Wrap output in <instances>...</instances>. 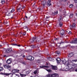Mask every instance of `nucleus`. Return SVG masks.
<instances>
[{"label":"nucleus","mask_w":77,"mask_h":77,"mask_svg":"<svg viewBox=\"0 0 77 77\" xmlns=\"http://www.w3.org/2000/svg\"><path fill=\"white\" fill-rule=\"evenodd\" d=\"M67 62L68 64L66 66V71H68L69 69H72V68H74L77 66V65L76 64H70L72 62L71 60H69L67 61Z\"/></svg>","instance_id":"1"},{"label":"nucleus","mask_w":77,"mask_h":77,"mask_svg":"<svg viewBox=\"0 0 77 77\" xmlns=\"http://www.w3.org/2000/svg\"><path fill=\"white\" fill-rule=\"evenodd\" d=\"M42 6H43V8L42 7H40V10H42V9L43 8H45V5L46 4V1H44L43 2H42Z\"/></svg>","instance_id":"2"},{"label":"nucleus","mask_w":77,"mask_h":77,"mask_svg":"<svg viewBox=\"0 0 77 77\" xmlns=\"http://www.w3.org/2000/svg\"><path fill=\"white\" fill-rule=\"evenodd\" d=\"M30 41L31 43L33 42H37V38L36 37H33L32 39L30 40Z\"/></svg>","instance_id":"3"},{"label":"nucleus","mask_w":77,"mask_h":77,"mask_svg":"<svg viewBox=\"0 0 77 77\" xmlns=\"http://www.w3.org/2000/svg\"><path fill=\"white\" fill-rule=\"evenodd\" d=\"M4 67L5 69H11V66L8 65H5L4 66Z\"/></svg>","instance_id":"4"},{"label":"nucleus","mask_w":77,"mask_h":77,"mask_svg":"<svg viewBox=\"0 0 77 77\" xmlns=\"http://www.w3.org/2000/svg\"><path fill=\"white\" fill-rule=\"evenodd\" d=\"M61 62L63 64H64L66 66H67V65H68V62H67V61H66L65 59H64V60H62Z\"/></svg>","instance_id":"5"},{"label":"nucleus","mask_w":77,"mask_h":77,"mask_svg":"<svg viewBox=\"0 0 77 77\" xmlns=\"http://www.w3.org/2000/svg\"><path fill=\"white\" fill-rule=\"evenodd\" d=\"M28 59L29 60H33L34 59V58L31 56H29L28 57Z\"/></svg>","instance_id":"6"},{"label":"nucleus","mask_w":77,"mask_h":77,"mask_svg":"<svg viewBox=\"0 0 77 77\" xmlns=\"http://www.w3.org/2000/svg\"><path fill=\"white\" fill-rule=\"evenodd\" d=\"M51 2V0H49L48 1V2L47 3V5L48 7L50 6H51V4L50 3Z\"/></svg>","instance_id":"7"},{"label":"nucleus","mask_w":77,"mask_h":77,"mask_svg":"<svg viewBox=\"0 0 77 77\" xmlns=\"http://www.w3.org/2000/svg\"><path fill=\"white\" fill-rule=\"evenodd\" d=\"M7 64H8L9 65V64H11V59H9L6 62Z\"/></svg>","instance_id":"8"},{"label":"nucleus","mask_w":77,"mask_h":77,"mask_svg":"<svg viewBox=\"0 0 77 77\" xmlns=\"http://www.w3.org/2000/svg\"><path fill=\"white\" fill-rule=\"evenodd\" d=\"M60 33L61 36H63L65 33V31H64V30L62 29L60 31Z\"/></svg>","instance_id":"9"},{"label":"nucleus","mask_w":77,"mask_h":77,"mask_svg":"<svg viewBox=\"0 0 77 77\" xmlns=\"http://www.w3.org/2000/svg\"><path fill=\"white\" fill-rule=\"evenodd\" d=\"M12 51V49L11 48H9L7 49L6 51L5 52L7 53H10Z\"/></svg>","instance_id":"10"},{"label":"nucleus","mask_w":77,"mask_h":77,"mask_svg":"<svg viewBox=\"0 0 77 77\" xmlns=\"http://www.w3.org/2000/svg\"><path fill=\"white\" fill-rule=\"evenodd\" d=\"M20 71V70L18 69H14L12 70V72L14 73L15 72H19Z\"/></svg>","instance_id":"11"},{"label":"nucleus","mask_w":77,"mask_h":77,"mask_svg":"<svg viewBox=\"0 0 77 77\" xmlns=\"http://www.w3.org/2000/svg\"><path fill=\"white\" fill-rule=\"evenodd\" d=\"M71 44H77V39H75V40L71 42H70Z\"/></svg>","instance_id":"12"},{"label":"nucleus","mask_w":77,"mask_h":77,"mask_svg":"<svg viewBox=\"0 0 77 77\" xmlns=\"http://www.w3.org/2000/svg\"><path fill=\"white\" fill-rule=\"evenodd\" d=\"M12 77H19V75L17 74L13 73L12 74Z\"/></svg>","instance_id":"13"},{"label":"nucleus","mask_w":77,"mask_h":77,"mask_svg":"<svg viewBox=\"0 0 77 77\" xmlns=\"http://www.w3.org/2000/svg\"><path fill=\"white\" fill-rule=\"evenodd\" d=\"M56 60L58 63H59L61 62V60H60V59L59 57H58L56 59Z\"/></svg>","instance_id":"14"},{"label":"nucleus","mask_w":77,"mask_h":77,"mask_svg":"<svg viewBox=\"0 0 77 77\" xmlns=\"http://www.w3.org/2000/svg\"><path fill=\"white\" fill-rule=\"evenodd\" d=\"M75 27V23H73L72 25H71L70 26V27L71 29H72V28H74Z\"/></svg>","instance_id":"15"},{"label":"nucleus","mask_w":77,"mask_h":77,"mask_svg":"<svg viewBox=\"0 0 77 77\" xmlns=\"http://www.w3.org/2000/svg\"><path fill=\"white\" fill-rule=\"evenodd\" d=\"M40 68H43V69H45V68H48V66H40Z\"/></svg>","instance_id":"16"},{"label":"nucleus","mask_w":77,"mask_h":77,"mask_svg":"<svg viewBox=\"0 0 77 77\" xmlns=\"http://www.w3.org/2000/svg\"><path fill=\"white\" fill-rule=\"evenodd\" d=\"M73 53H70L68 55V57H72V56H73Z\"/></svg>","instance_id":"17"},{"label":"nucleus","mask_w":77,"mask_h":77,"mask_svg":"<svg viewBox=\"0 0 77 77\" xmlns=\"http://www.w3.org/2000/svg\"><path fill=\"white\" fill-rule=\"evenodd\" d=\"M52 68L53 69H54V70H57V67L56 66H52Z\"/></svg>","instance_id":"18"},{"label":"nucleus","mask_w":77,"mask_h":77,"mask_svg":"<svg viewBox=\"0 0 77 77\" xmlns=\"http://www.w3.org/2000/svg\"><path fill=\"white\" fill-rule=\"evenodd\" d=\"M11 11H10V12L11 13H12V12L15 11V9H14V8H12L11 10V9H10V10H9V11H11Z\"/></svg>","instance_id":"19"},{"label":"nucleus","mask_w":77,"mask_h":77,"mask_svg":"<svg viewBox=\"0 0 77 77\" xmlns=\"http://www.w3.org/2000/svg\"><path fill=\"white\" fill-rule=\"evenodd\" d=\"M48 60L50 61H54V60L53 58H49L48 59Z\"/></svg>","instance_id":"20"},{"label":"nucleus","mask_w":77,"mask_h":77,"mask_svg":"<svg viewBox=\"0 0 77 77\" xmlns=\"http://www.w3.org/2000/svg\"><path fill=\"white\" fill-rule=\"evenodd\" d=\"M20 75L22 77H25L26 76V75H24L21 73L20 74Z\"/></svg>","instance_id":"21"},{"label":"nucleus","mask_w":77,"mask_h":77,"mask_svg":"<svg viewBox=\"0 0 77 77\" xmlns=\"http://www.w3.org/2000/svg\"><path fill=\"white\" fill-rule=\"evenodd\" d=\"M1 2L2 4H5V0H2Z\"/></svg>","instance_id":"22"},{"label":"nucleus","mask_w":77,"mask_h":77,"mask_svg":"<svg viewBox=\"0 0 77 77\" xmlns=\"http://www.w3.org/2000/svg\"><path fill=\"white\" fill-rule=\"evenodd\" d=\"M60 26L61 27L62 26H63V24L62 23V22H60L59 23V24Z\"/></svg>","instance_id":"23"},{"label":"nucleus","mask_w":77,"mask_h":77,"mask_svg":"<svg viewBox=\"0 0 77 77\" xmlns=\"http://www.w3.org/2000/svg\"><path fill=\"white\" fill-rule=\"evenodd\" d=\"M55 75V73H54L52 74H51V77H56V75Z\"/></svg>","instance_id":"24"},{"label":"nucleus","mask_w":77,"mask_h":77,"mask_svg":"<svg viewBox=\"0 0 77 77\" xmlns=\"http://www.w3.org/2000/svg\"><path fill=\"white\" fill-rule=\"evenodd\" d=\"M46 77H51V75L48 74H47L46 76Z\"/></svg>","instance_id":"25"},{"label":"nucleus","mask_w":77,"mask_h":77,"mask_svg":"<svg viewBox=\"0 0 77 77\" xmlns=\"http://www.w3.org/2000/svg\"><path fill=\"white\" fill-rule=\"evenodd\" d=\"M50 18V17H48V16H46V21H49V19L48 18Z\"/></svg>","instance_id":"26"},{"label":"nucleus","mask_w":77,"mask_h":77,"mask_svg":"<svg viewBox=\"0 0 77 77\" xmlns=\"http://www.w3.org/2000/svg\"><path fill=\"white\" fill-rule=\"evenodd\" d=\"M25 73L26 74H29L30 73V71H27L25 72Z\"/></svg>","instance_id":"27"},{"label":"nucleus","mask_w":77,"mask_h":77,"mask_svg":"<svg viewBox=\"0 0 77 77\" xmlns=\"http://www.w3.org/2000/svg\"><path fill=\"white\" fill-rule=\"evenodd\" d=\"M31 48H35V46L34 45H31L30 46Z\"/></svg>","instance_id":"28"},{"label":"nucleus","mask_w":77,"mask_h":77,"mask_svg":"<svg viewBox=\"0 0 77 77\" xmlns=\"http://www.w3.org/2000/svg\"><path fill=\"white\" fill-rule=\"evenodd\" d=\"M72 7H73V5L72 4H71L69 6V8H72Z\"/></svg>","instance_id":"29"},{"label":"nucleus","mask_w":77,"mask_h":77,"mask_svg":"<svg viewBox=\"0 0 77 77\" xmlns=\"http://www.w3.org/2000/svg\"><path fill=\"white\" fill-rule=\"evenodd\" d=\"M47 71H48L49 72H51V70L50 69H46Z\"/></svg>","instance_id":"30"},{"label":"nucleus","mask_w":77,"mask_h":77,"mask_svg":"<svg viewBox=\"0 0 77 77\" xmlns=\"http://www.w3.org/2000/svg\"><path fill=\"white\" fill-rule=\"evenodd\" d=\"M10 74H11V73H5L4 75H9Z\"/></svg>","instance_id":"31"},{"label":"nucleus","mask_w":77,"mask_h":77,"mask_svg":"<svg viewBox=\"0 0 77 77\" xmlns=\"http://www.w3.org/2000/svg\"><path fill=\"white\" fill-rule=\"evenodd\" d=\"M2 70H3V68L0 67V71H2Z\"/></svg>","instance_id":"32"},{"label":"nucleus","mask_w":77,"mask_h":77,"mask_svg":"<svg viewBox=\"0 0 77 77\" xmlns=\"http://www.w3.org/2000/svg\"><path fill=\"white\" fill-rule=\"evenodd\" d=\"M72 17H73V14H71L70 16V18H72Z\"/></svg>","instance_id":"33"},{"label":"nucleus","mask_w":77,"mask_h":77,"mask_svg":"<svg viewBox=\"0 0 77 77\" xmlns=\"http://www.w3.org/2000/svg\"><path fill=\"white\" fill-rule=\"evenodd\" d=\"M77 60H73L72 61V62H77Z\"/></svg>","instance_id":"34"},{"label":"nucleus","mask_w":77,"mask_h":77,"mask_svg":"<svg viewBox=\"0 0 77 77\" xmlns=\"http://www.w3.org/2000/svg\"><path fill=\"white\" fill-rule=\"evenodd\" d=\"M54 15H56V14H58V11H57L56 12H54Z\"/></svg>","instance_id":"35"},{"label":"nucleus","mask_w":77,"mask_h":77,"mask_svg":"<svg viewBox=\"0 0 77 77\" xmlns=\"http://www.w3.org/2000/svg\"><path fill=\"white\" fill-rule=\"evenodd\" d=\"M59 44L60 45H61V44H64V42H61Z\"/></svg>","instance_id":"36"},{"label":"nucleus","mask_w":77,"mask_h":77,"mask_svg":"<svg viewBox=\"0 0 77 77\" xmlns=\"http://www.w3.org/2000/svg\"><path fill=\"white\" fill-rule=\"evenodd\" d=\"M55 77H59V75L57 73H55Z\"/></svg>","instance_id":"37"},{"label":"nucleus","mask_w":77,"mask_h":77,"mask_svg":"<svg viewBox=\"0 0 77 77\" xmlns=\"http://www.w3.org/2000/svg\"><path fill=\"white\" fill-rule=\"evenodd\" d=\"M26 32H23V33L22 34L23 35H24V36H25L26 35Z\"/></svg>","instance_id":"38"},{"label":"nucleus","mask_w":77,"mask_h":77,"mask_svg":"<svg viewBox=\"0 0 77 77\" xmlns=\"http://www.w3.org/2000/svg\"><path fill=\"white\" fill-rule=\"evenodd\" d=\"M57 54H59L60 53V52L59 51H57Z\"/></svg>","instance_id":"39"},{"label":"nucleus","mask_w":77,"mask_h":77,"mask_svg":"<svg viewBox=\"0 0 77 77\" xmlns=\"http://www.w3.org/2000/svg\"><path fill=\"white\" fill-rule=\"evenodd\" d=\"M34 74H36L37 73V71L36 70L34 71Z\"/></svg>","instance_id":"40"},{"label":"nucleus","mask_w":77,"mask_h":77,"mask_svg":"<svg viewBox=\"0 0 77 77\" xmlns=\"http://www.w3.org/2000/svg\"><path fill=\"white\" fill-rule=\"evenodd\" d=\"M24 29H28V27L27 26H24L23 27Z\"/></svg>","instance_id":"41"},{"label":"nucleus","mask_w":77,"mask_h":77,"mask_svg":"<svg viewBox=\"0 0 77 77\" xmlns=\"http://www.w3.org/2000/svg\"><path fill=\"white\" fill-rule=\"evenodd\" d=\"M72 32L71 31H69V32L68 33V34H69V35H71V34Z\"/></svg>","instance_id":"42"},{"label":"nucleus","mask_w":77,"mask_h":77,"mask_svg":"<svg viewBox=\"0 0 77 77\" xmlns=\"http://www.w3.org/2000/svg\"><path fill=\"white\" fill-rule=\"evenodd\" d=\"M6 14H7V15H8V16H9V15H9V14H10V13H9L8 14V11L7 13H6Z\"/></svg>","instance_id":"43"},{"label":"nucleus","mask_w":77,"mask_h":77,"mask_svg":"<svg viewBox=\"0 0 77 77\" xmlns=\"http://www.w3.org/2000/svg\"><path fill=\"white\" fill-rule=\"evenodd\" d=\"M4 23H5V24H7L8 23V22L7 21H6V22H4Z\"/></svg>","instance_id":"44"},{"label":"nucleus","mask_w":77,"mask_h":77,"mask_svg":"<svg viewBox=\"0 0 77 77\" xmlns=\"http://www.w3.org/2000/svg\"><path fill=\"white\" fill-rule=\"evenodd\" d=\"M21 9V8H19L17 9V11H19V10H20Z\"/></svg>","instance_id":"45"},{"label":"nucleus","mask_w":77,"mask_h":77,"mask_svg":"<svg viewBox=\"0 0 77 77\" xmlns=\"http://www.w3.org/2000/svg\"><path fill=\"white\" fill-rule=\"evenodd\" d=\"M13 45H14V46H17V45L16 44H13Z\"/></svg>","instance_id":"46"},{"label":"nucleus","mask_w":77,"mask_h":77,"mask_svg":"<svg viewBox=\"0 0 77 77\" xmlns=\"http://www.w3.org/2000/svg\"><path fill=\"white\" fill-rule=\"evenodd\" d=\"M59 38H55V40H58Z\"/></svg>","instance_id":"47"},{"label":"nucleus","mask_w":77,"mask_h":77,"mask_svg":"<svg viewBox=\"0 0 77 77\" xmlns=\"http://www.w3.org/2000/svg\"><path fill=\"white\" fill-rule=\"evenodd\" d=\"M22 64H23V65H26V64H25V63H24V62H22Z\"/></svg>","instance_id":"48"},{"label":"nucleus","mask_w":77,"mask_h":77,"mask_svg":"<svg viewBox=\"0 0 77 77\" xmlns=\"http://www.w3.org/2000/svg\"><path fill=\"white\" fill-rule=\"evenodd\" d=\"M74 1H75V3H77V0H74Z\"/></svg>","instance_id":"49"},{"label":"nucleus","mask_w":77,"mask_h":77,"mask_svg":"<svg viewBox=\"0 0 77 77\" xmlns=\"http://www.w3.org/2000/svg\"><path fill=\"white\" fill-rule=\"evenodd\" d=\"M61 18H62V17L60 16V20H61Z\"/></svg>","instance_id":"50"},{"label":"nucleus","mask_w":77,"mask_h":77,"mask_svg":"<svg viewBox=\"0 0 77 77\" xmlns=\"http://www.w3.org/2000/svg\"><path fill=\"white\" fill-rule=\"evenodd\" d=\"M25 8V7H23L22 8V9H24Z\"/></svg>","instance_id":"51"},{"label":"nucleus","mask_w":77,"mask_h":77,"mask_svg":"<svg viewBox=\"0 0 77 77\" xmlns=\"http://www.w3.org/2000/svg\"><path fill=\"white\" fill-rule=\"evenodd\" d=\"M25 18H26L27 19V16H26Z\"/></svg>","instance_id":"52"},{"label":"nucleus","mask_w":77,"mask_h":77,"mask_svg":"<svg viewBox=\"0 0 77 77\" xmlns=\"http://www.w3.org/2000/svg\"><path fill=\"white\" fill-rule=\"evenodd\" d=\"M76 12H77V10L76 11ZM75 14H76V15H77V13H76Z\"/></svg>","instance_id":"53"},{"label":"nucleus","mask_w":77,"mask_h":77,"mask_svg":"<svg viewBox=\"0 0 77 77\" xmlns=\"http://www.w3.org/2000/svg\"><path fill=\"white\" fill-rule=\"evenodd\" d=\"M34 77H38V76H34Z\"/></svg>","instance_id":"54"},{"label":"nucleus","mask_w":77,"mask_h":77,"mask_svg":"<svg viewBox=\"0 0 77 77\" xmlns=\"http://www.w3.org/2000/svg\"><path fill=\"white\" fill-rule=\"evenodd\" d=\"M2 47V45H0V47Z\"/></svg>","instance_id":"55"},{"label":"nucleus","mask_w":77,"mask_h":77,"mask_svg":"<svg viewBox=\"0 0 77 77\" xmlns=\"http://www.w3.org/2000/svg\"><path fill=\"white\" fill-rule=\"evenodd\" d=\"M3 29H1V32H2V31H3V30H2Z\"/></svg>","instance_id":"56"},{"label":"nucleus","mask_w":77,"mask_h":77,"mask_svg":"<svg viewBox=\"0 0 77 77\" xmlns=\"http://www.w3.org/2000/svg\"><path fill=\"white\" fill-rule=\"evenodd\" d=\"M67 0H64V2H66V1H67Z\"/></svg>","instance_id":"57"},{"label":"nucleus","mask_w":77,"mask_h":77,"mask_svg":"<svg viewBox=\"0 0 77 77\" xmlns=\"http://www.w3.org/2000/svg\"><path fill=\"white\" fill-rule=\"evenodd\" d=\"M17 46H18V47H20V45H17Z\"/></svg>","instance_id":"58"},{"label":"nucleus","mask_w":77,"mask_h":77,"mask_svg":"<svg viewBox=\"0 0 77 77\" xmlns=\"http://www.w3.org/2000/svg\"><path fill=\"white\" fill-rule=\"evenodd\" d=\"M5 42L3 43V44L5 45Z\"/></svg>","instance_id":"59"},{"label":"nucleus","mask_w":77,"mask_h":77,"mask_svg":"<svg viewBox=\"0 0 77 77\" xmlns=\"http://www.w3.org/2000/svg\"><path fill=\"white\" fill-rule=\"evenodd\" d=\"M73 21H75V20L74 19V20H73Z\"/></svg>","instance_id":"60"},{"label":"nucleus","mask_w":77,"mask_h":77,"mask_svg":"<svg viewBox=\"0 0 77 77\" xmlns=\"http://www.w3.org/2000/svg\"><path fill=\"white\" fill-rule=\"evenodd\" d=\"M4 57H6V55H4Z\"/></svg>","instance_id":"61"},{"label":"nucleus","mask_w":77,"mask_h":77,"mask_svg":"<svg viewBox=\"0 0 77 77\" xmlns=\"http://www.w3.org/2000/svg\"><path fill=\"white\" fill-rule=\"evenodd\" d=\"M61 0V1H63V0Z\"/></svg>","instance_id":"62"},{"label":"nucleus","mask_w":77,"mask_h":77,"mask_svg":"<svg viewBox=\"0 0 77 77\" xmlns=\"http://www.w3.org/2000/svg\"><path fill=\"white\" fill-rule=\"evenodd\" d=\"M66 32H68V31H66Z\"/></svg>","instance_id":"63"},{"label":"nucleus","mask_w":77,"mask_h":77,"mask_svg":"<svg viewBox=\"0 0 77 77\" xmlns=\"http://www.w3.org/2000/svg\"><path fill=\"white\" fill-rule=\"evenodd\" d=\"M20 35H21V33H20Z\"/></svg>","instance_id":"64"}]
</instances>
